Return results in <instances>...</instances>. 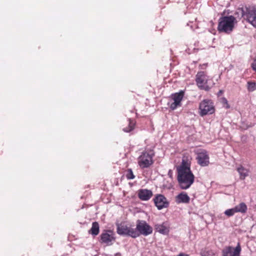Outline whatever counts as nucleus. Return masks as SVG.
Here are the masks:
<instances>
[{
    "label": "nucleus",
    "instance_id": "obj_1",
    "mask_svg": "<svg viewBox=\"0 0 256 256\" xmlns=\"http://www.w3.org/2000/svg\"><path fill=\"white\" fill-rule=\"evenodd\" d=\"M177 180L180 187L182 190L188 188L194 182V176L190 170V164L184 159L176 168Z\"/></svg>",
    "mask_w": 256,
    "mask_h": 256
},
{
    "label": "nucleus",
    "instance_id": "obj_2",
    "mask_svg": "<svg viewBox=\"0 0 256 256\" xmlns=\"http://www.w3.org/2000/svg\"><path fill=\"white\" fill-rule=\"evenodd\" d=\"M117 232L120 235H126L136 238L144 234V223L140 220L137 221L136 228H132L124 222L117 224Z\"/></svg>",
    "mask_w": 256,
    "mask_h": 256
},
{
    "label": "nucleus",
    "instance_id": "obj_3",
    "mask_svg": "<svg viewBox=\"0 0 256 256\" xmlns=\"http://www.w3.org/2000/svg\"><path fill=\"white\" fill-rule=\"evenodd\" d=\"M236 22L235 17H220L218 20V30L220 33L230 34Z\"/></svg>",
    "mask_w": 256,
    "mask_h": 256
},
{
    "label": "nucleus",
    "instance_id": "obj_4",
    "mask_svg": "<svg viewBox=\"0 0 256 256\" xmlns=\"http://www.w3.org/2000/svg\"><path fill=\"white\" fill-rule=\"evenodd\" d=\"M208 76L204 71L198 72L196 76V82L199 88L208 91L210 88L208 85Z\"/></svg>",
    "mask_w": 256,
    "mask_h": 256
},
{
    "label": "nucleus",
    "instance_id": "obj_5",
    "mask_svg": "<svg viewBox=\"0 0 256 256\" xmlns=\"http://www.w3.org/2000/svg\"><path fill=\"white\" fill-rule=\"evenodd\" d=\"M199 109L200 114L201 116L212 114L214 112V108L212 102L208 100H204L200 104Z\"/></svg>",
    "mask_w": 256,
    "mask_h": 256
},
{
    "label": "nucleus",
    "instance_id": "obj_6",
    "mask_svg": "<svg viewBox=\"0 0 256 256\" xmlns=\"http://www.w3.org/2000/svg\"><path fill=\"white\" fill-rule=\"evenodd\" d=\"M242 248L240 242L235 248L226 246L222 250V256H240Z\"/></svg>",
    "mask_w": 256,
    "mask_h": 256
},
{
    "label": "nucleus",
    "instance_id": "obj_7",
    "mask_svg": "<svg viewBox=\"0 0 256 256\" xmlns=\"http://www.w3.org/2000/svg\"><path fill=\"white\" fill-rule=\"evenodd\" d=\"M236 14L240 16H256V7L255 6H242L236 10Z\"/></svg>",
    "mask_w": 256,
    "mask_h": 256
},
{
    "label": "nucleus",
    "instance_id": "obj_8",
    "mask_svg": "<svg viewBox=\"0 0 256 256\" xmlns=\"http://www.w3.org/2000/svg\"><path fill=\"white\" fill-rule=\"evenodd\" d=\"M184 95V92L183 90H180L178 92H176L172 95V98L174 100V102L172 103L170 106V108L172 110H174L178 106H182L181 102L183 99Z\"/></svg>",
    "mask_w": 256,
    "mask_h": 256
},
{
    "label": "nucleus",
    "instance_id": "obj_9",
    "mask_svg": "<svg viewBox=\"0 0 256 256\" xmlns=\"http://www.w3.org/2000/svg\"><path fill=\"white\" fill-rule=\"evenodd\" d=\"M153 200L158 210H162L168 206L169 202L166 198L162 194H157Z\"/></svg>",
    "mask_w": 256,
    "mask_h": 256
},
{
    "label": "nucleus",
    "instance_id": "obj_10",
    "mask_svg": "<svg viewBox=\"0 0 256 256\" xmlns=\"http://www.w3.org/2000/svg\"><path fill=\"white\" fill-rule=\"evenodd\" d=\"M198 164L202 166H206L208 165L209 156L206 150H203L198 154L196 158Z\"/></svg>",
    "mask_w": 256,
    "mask_h": 256
},
{
    "label": "nucleus",
    "instance_id": "obj_11",
    "mask_svg": "<svg viewBox=\"0 0 256 256\" xmlns=\"http://www.w3.org/2000/svg\"><path fill=\"white\" fill-rule=\"evenodd\" d=\"M154 156V152L153 150H147L145 152V168H148L153 164Z\"/></svg>",
    "mask_w": 256,
    "mask_h": 256
},
{
    "label": "nucleus",
    "instance_id": "obj_12",
    "mask_svg": "<svg viewBox=\"0 0 256 256\" xmlns=\"http://www.w3.org/2000/svg\"><path fill=\"white\" fill-rule=\"evenodd\" d=\"M190 198L185 192L180 193L176 198V202L178 204H188L190 202Z\"/></svg>",
    "mask_w": 256,
    "mask_h": 256
},
{
    "label": "nucleus",
    "instance_id": "obj_13",
    "mask_svg": "<svg viewBox=\"0 0 256 256\" xmlns=\"http://www.w3.org/2000/svg\"><path fill=\"white\" fill-rule=\"evenodd\" d=\"M108 232L110 233L111 232L108 231V232H102L100 234L101 242L108 244L112 240H114V238L112 235Z\"/></svg>",
    "mask_w": 256,
    "mask_h": 256
},
{
    "label": "nucleus",
    "instance_id": "obj_14",
    "mask_svg": "<svg viewBox=\"0 0 256 256\" xmlns=\"http://www.w3.org/2000/svg\"><path fill=\"white\" fill-rule=\"evenodd\" d=\"M156 230L162 234H168L169 233V227L165 224H158L155 226Z\"/></svg>",
    "mask_w": 256,
    "mask_h": 256
},
{
    "label": "nucleus",
    "instance_id": "obj_15",
    "mask_svg": "<svg viewBox=\"0 0 256 256\" xmlns=\"http://www.w3.org/2000/svg\"><path fill=\"white\" fill-rule=\"evenodd\" d=\"M136 122L134 120L128 119L126 122L124 124H123L122 130L125 132H130L134 129Z\"/></svg>",
    "mask_w": 256,
    "mask_h": 256
},
{
    "label": "nucleus",
    "instance_id": "obj_16",
    "mask_svg": "<svg viewBox=\"0 0 256 256\" xmlns=\"http://www.w3.org/2000/svg\"><path fill=\"white\" fill-rule=\"evenodd\" d=\"M236 170L240 174V178L242 180H244L248 176V170L242 165H240Z\"/></svg>",
    "mask_w": 256,
    "mask_h": 256
},
{
    "label": "nucleus",
    "instance_id": "obj_17",
    "mask_svg": "<svg viewBox=\"0 0 256 256\" xmlns=\"http://www.w3.org/2000/svg\"><path fill=\"white\" fill-rule=\"evenodd\" d=\"M100 232V226L98 222H94L92 224L91 228L88 230V233L94 236H97Z\"/></svg>",
    "mask_w": 256,
    "mask_h": 256
},
{
    "label": "nucleus",
    "instance_id": "obj_18",
    "mask_svg": "<svg viewBox=\"0 0 256 256\" xmlns=\"http://www.w3.org/2000/svg\"><path fill=\"white\" fill-rule=\"evenodd\" d=\"M236 212L246 213L247 211L248 208L244 202H241L238 205L236 206L234 208Z\"/></svg>",
    "mask_w": 256,
    "mask_h": 256
},
{
    "label": "nucleus",
    "instance_id": "obj_19",
    "mask_svg": "<svg viewBox=\"0 0 256 256\" xmlns=\"http://www.w3.org/2000/svg\"><path fill=\"white\" fill-rule=\"evenodd\" d=\"M202 256H217V254L213 250L205 248L201 251Z\"/></svg>",
    "mask_w": 256,
    "mask_h": 256
},
{
    "label": "nucleus",
    "instance_id": "obj_20",
    "mask_svg": "<svg viewBox=\"0 0 256 256\" xmlns=\"http://www.w3.org/2000/svg\"><path fill=\"white\" fill-rule=\"evenodd\" d=\"M247 89L249 92H252L256 90V83L254 82H248Z\"/></svg>",
    "mask_w": 256,
    "mask_h": 256
},
{
    "label": "nucleus",
    "instance_id": "obj_21",
    "mask_svg": "<svg viewBox=\"0 0 256 256\" xmlns=\"http://www.w3.org/2000/svg\"><path fill=\"white\" fill-rule=\"evenodd\" d=\"M126 178L128 180H132L134 178V176L132 169L129 168L126 171Z\"/></svg>",
    "mask_w": 256,
    "mask_h": 256
},
{
    "label": "nucleus",
    "instance_id": "obj_22",
    "mask_svg": "<svg viewBox=\"0 0 256 256\" xmlns=\"http://www.w3.org/2000/svg\"><path fill=\"white\" fill-rule=\"evenodd\" d=\"M224 214L228 216H231L234 215L235 213H236V210H234V208L228 209L224 212Z\"/></svg>",
    "mask_w": 256,
    "mask_h": 256
},
{
    "label": "nucleus",
    "instance_id": "obj_23",
    "mask_svg": "<svg viewBox=\"0 0 256 256\" xmlns=\"http://www.w3.org/2000/svg\"><path fill=\"white\" fill-rule=\"evenodd\" d=\"M152 228L145 222V236L152 234Z\"/></svg>",
    "mask_w": 256,
    "mask_h": 256
},
{
    "label": "nucleus",
    "instance_id": "obj_24",
    "mask_svg": "<svg viewBox=\"0 0 256 256\" xmlns=\"http://www.w3.org/2000/svg\"><path fill=\"white\" fill-rule=\"evenodd\" d=\"M247 20L256 28V17H247Z\"/></svg>",
    "mask_w": 256,
    "mask_h": 256
},
{
    "label": "nucleus",
    "instance_id": "obj_25",
    "mask_svg": "<svg viewBox=\"0 0 256 256\" xmlns=\"http://www.w3.org/2000/svg\"><path fill=\"white\" fill-rule=\"evenodd\" d=\"M152 196V192L151 190L145 189V200H148Z\"/></svg>",
    "mask_w": 256,
    "mask_h": 256
},
{
    "label": "nucleus",
    "instance_id": "obj_26",
    "mask_svg": "<svg viewBox=\"0 0 256 256\" xmlns=\"http://www.w3.org/2000/svg\"><path fill=\"white\" fill-rule=\"evenodd\" d=\"M138 162L142 168H144V157L142 155L138 158Z\"/></svg>",
    "mask_w": 256,
    "mask_h": 256
},
{
    "label": "nucleus",
    "instance_id": "obj_27",
    "mask_svg": "<svg viewBox=\"0 0 256 256\" xmlns=\"http://www.w3.org/2000/svg\"><path fill=\"white\" fill-rule=\"evenodd\" d=\"M138 196L140 200H144V190H140Z\"/></svg>",
    "mask_w": 256,
    "mask_h": 256
},
{
    "label": "nucleus",
    "instance_id": "obj_28",
    "mask_svg": "<svg viewBox=\"0 0 256 256\" xmlns=\"http://www.w3.org/2000/svg\"><path fill=\"white\" fill-rule=\"evenodd\" d=\"M252 70L256 72V58L254 60V62L251 64Z\"/></svg>",
    "mask_w": 256,
    "mask_h": 256
},
{
    "label": "nucleus",
    "instance_id": "obj_29",
    "mask_svg": "<svg viewBox=\"0 0 256 256\" xmlns=\"http://www.w3.org/2000/svg\"><path fill=\"white\" fill-rule=\"evenodd\" d=\"M228 10H224L223 12V14H222V16H228V15L230 14Z\"/></svg>",
    "mask_w": 256,
    "mask_h": 256
},
{
    "label": "nucleus",
    "instance_id": "obj_30",
    "mask_svg": "<svg viewBox=\"0 0 256 256\" xmlns=\"http://www.w3.org/2000/svg\"><path fill=\"white\" fill-rule=\"evenodd\" d=\"M207 64H204L202 65H200V66L202 67L204 66L205 68L206 67Z\"/></svg>",
    "mask_w": 256,
    "mask_h": 256
}]
</instances>
